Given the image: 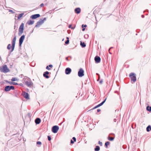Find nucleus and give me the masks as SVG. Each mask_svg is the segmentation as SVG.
Returning <instances> with one entry per match:
<instances>
[{
	"mask_svg": "<svg viewBox=\"0 0 151 151\" xmlns=\"http://www.w3.org/2000/svg\"><path fill=\"white\" fill-rule=\"evenodd\" d=\"M23 81L25 82V84L28 87H30L32 84L31 80L28 78H27L25 79L24 78Z\"/></svg>",
	"mask_w": 151,
	"mask_h": 151,
	"instance_id": "f257e3e1",
	"label": "nucleus"
},
{
	"mask_svg": "<svg viewBox=\"0 0 151 151\" xmlns=\"http://www.w3.org/2000/svg\"><path fill=\"white\" fill-rule=\"evenodd\" d=\"M136 76V74L133 73H131L129 75L131 81H133L134 82H135L137 80Z\"/></svg>",
	"mask_w": 151,
	"mask_h": 151,
	"instance_id": "7ed1b4c3",
	"label": "nucleus"
},
{
	"mask_svg": "<svg viewBox=\"0 0 151 151\" xmlns=\"http://www.w3.org/2000/svg\"><path fill=\"white\" fill-rule=\"evenodd\" d=\"M37 145H41L42 144V143L41 142L38 141L37 142Z\"/></svg>",
	"mask_w": 151,
	"mask_h": 151,
	"instance_id": "7c9ffc66",
	"label": "nucleus"
},
{
	"mask_svg": "<svg viewBox=\"0 0 151 151\" xmlns=\"http://www.w3.org/2000/svg\"><path fill=\"white\" fill-rule=\"evenodd\" d=\"M144 17H145L144 15H142V18H144Z\"/></svg>",
	"mask_w": 151,
	"mask_h": 151,
	"instance_id": "8fccbe9b",
	"label": "nucleus"
},
{
	"mask_svg": "<svg viewBox=\"0 0 151 151\" xmlns=\"http://www.w3.org/2000/svg\"><path fill=\"white\" fill-rule=\"evenodd\" d=\"M106 98L100 104H99L96 106L95 107H94V109H96L99 107L102 106L103 104L105 103L106 100Z\"/></svg>",
	"mask_w": 151,
	"mask_h": 151,
	"instance_id": "4468645a",
	"label": "nucleus"
},
{
	"mask_svg": "<svg viewBox=\"0 0 151 151\" xmlns=\"http://www.w3.org/2000/svg\"><path fill=\"white\" fill-rule=\"evenodd\" d=\"M113 48V47H111L109 48V53L110 54H111V53H110V52H109V50H110L111 49V48Z\"/></svg>",
	"mask_w": 151,
	"mask_h": 151,
	"instance_id": "de8ad7c7",
	"label": "nucleus"
},
{
	"mask_svg": "<svg viewBox=\"0 0 151 151\" xmlns=\"http://www.w3.org/2000/svg\"><path fill=\"white\" fill-rule=\"evenodd\" d=\"M48 66L50 68H52V65H49Z\"/></svg>",
	"mask_w": 151,
	"mask_h": 151,
	"instance_id": "a19ab883",
	"label": "nucleus"
},
{
	"mask_svg": "<svg viewBox=\"0 0 151 151\" xmlns=\"http://www.w3.org/2000/svg\"><path fill=\"white\" fill-rule=\"evenodd\" d=\"M116 119H114V122H116Z\"/></svg>",
	"mask_w": 151,
	"mask_h": 151,
	"instance_id": "c03bdc74",
	"label": "nucleus"
},
{
	"mask_svg": "<svg viewBox=\"0 0 151 151\" xmlns=\"http://www.w3.org/2000/svg\"><path fill=\"white\" fill-rule=\"evenodd\" d=\"M12 46L10 44H9L8 45L7 47V48L9 50H10L11 49V47Z\"/></svg>",
	"mask_w": 151,
	"mask_h": 151,
	"instance_id": "c85d7f7f",
	"label": "nucleus"
},
{
	"mask_svg": "<svg viewBox=\"0 0 151 151\" xmlns=\"http://www.w3.org/2000/svg\"><path fill=\"white\" fill-rule=\"evenodd\" d=\"M84 70L82 68H81L78 72V75L79 77H82L84 75Z\"/></svg>",
	"mask_w": 151,
	"mask_h": 151,
	"instance_id": "9d476101",
	"label": "nucleus"
},
{
	"mask_svg": "<svg viewBox=\"0 0 151 151\" xmlns=\"http://www.w3.org/2000/svg\"><path fill=\"white\" fill-rule=\"evenodd\" d=\"M83 28L82 29V31H84L85 30V28Z\"/></svg>",
	"mask_w": 151,
	"mask_h": 151,
	"instance_id": "09e8293b",
	"label": "nucleus"
},
{
	"mask_svg": "<svg viewBox=\"0 0 151 151\" xmlns=\"http://www.w3.org/2000/svg\"><path fill=\"white\" fill-rule=\"evenodd\" d=\"M80 45L83 47H85L86 46L85 43L84 42H82L81 41Z\"/></svg>",
	"mask_w": 151,
	"mask_h": 151,
	"instance_id": "b1692460",
	"label": "nucleus"
},
{
	"mask_svg": "<svg viewBox=\"0 0 151 151\" xmlns=\"http://www.w3.org/2000/svg\"><path fill=\"white\" fill-rule=\"evenodd\" d=\"M88 37V35H84V37L86 38V37Z\"/></svg>",
	"mask_w": 151,
	"mask_h": 151,
	"instance_id": "49530a36",
	"label": "nucleus"
},
{
	"mask_svg": "<svg viewBox=\"0 0 151 151\" xmlns=\"http://www.w3.org/2000/svg\"><path fill=\"white\" fill-rule=\"evenodd\" d=\"M24 24L23 23H22L19 28V35H21L23 33L24 30Z\"/></svg>",
	"mask_w": 151,
	"mask_h": 151,
	"instance_id": "20e7f679",
	"label": "nucleus"
},
{
	"mask_svg": "<svg viewBox=\"0 0 151 151\" xmlns=\"http://www.w3.org/2000/svg\"><path fill=\"white\" fill-rule=\"evenodd\" d=\"M101 111L100 109H98L97 110V112H99Z\"/></svg>",
	"mask_w": 151,
	"mask_h": 151,
	"instance_id": "37998d69",
	"label": "nucleus"
},
{
	"mask_svg": "<svg viewBox=\"0 0 151 151\" xmlns=\"http://www.w3.org/2000/svg\"><path fill=\"white\" fill-rule=\"evenodd\" d=\"M72 25L71 24H70L69 25V28H71L72 29H74L75 28V27H71Z\"/></svg>",
	"mask_w": 151,
	"mask_h": 151,
	"instance_id": "c756f323",
	"label": "nucleus"
},
{
	"mask_svg": "<svg viewBox=\"0 0 151 151\" xmlns=\"http://www.w3.org/2000/svg\"><path fill=\"white\" fill-rule=\"evenodd\" d=\"M110 144V142H106L105 143V146H106V148H107L108 147V145H109Z\"/></svg>",
	"mask_w": 151,
	"mask_h": 151,
	"instance_id": "cd10ccee",
	"label": "nucleus"
},
{
	"mask_svg": "<svg viewBox=\"0 0 151 151\" xmlns=\"http://www.w3.org/2000/svg\"><path fill=\"white\" fill-rule=\"evenodd\" d=\"M25 35H22L19 38V47H21V46L22 44Z\"/></svg>",
	"mask_w": 151,
	"mask_h": 151,
	"instance_id": "1a4fd4ad",
	"label": "nucleus"
},
{
	"mask_svg": "<svg viewBox=\"0 0 151 151\" xmlns=\"http://www.w3.org/2000/svg\"><path fill=\"white\" fill-rule=\"evenodd\" d=\"M16 36H15L14 38L12 41V49L11 50L10 52H12L14 50L15 45V44L16 40Z\"/></svg>",
	"mask_w": 151,
	"mask_h": 151,
	"instance_id": "39448f33",
	"label": "nucleus"
},
{
	"mask_svg": "<svg viewBox=\"0 0 151 151\" xmlns=\"http://www.w3.org/2000/svg\"><path fill=\"white\" fill-rule=\"evenodd\" d=\"M59 127L57 126H54L52 128V132L54 133H56L59 130Z\"/></svg>",
	"mask_w": 151,
	"mask_h": 151,
	"instance_id": "6e6552de",
	"label": "nucleus"
},
{
	"mask_svg": "<svg viewBox=\"0 0 151 151\" xmlns=\"http://www.w3.org/2000/svg\"><path fill=\"white\" fill-rule=\"evenodd\" d=\"M48 139L49 141H50L51 140V138L49 136H47Z\"/></svg>",
	"mask_w": 151,
	"mask_h": 151,
	"instance_id": "473e14b6",
	"label": "nucleus"
},
{
	"mask_svg": "<svg viewBox=\"0 0 151 151\" xmlns=\"http://www.w3.org/2000/svg\"><path fill=\"white\" fill-rule=\"evenodd\" d=\"M24 13H22L19 14L18 17L17 18L18 19H20L24 15Z\"/></svg>",
	"mask_w": 151,
	"mask_h": 151,
	"instance_id": "4be33fe9",
	"label": "nucleus"
},
{
	"mask_svg": "<svg viewBox=\"0 0 151 151\" xmlns=\"http://www.w3.org/2000/svg\"><path fill=\"white\" fill-rule=\"evenodd\" d=\"M100 148L98 146H96L94 149L95 151H99L100 150Z\"/></svg>",
	"mask_w": 151,
	"mask_h": 151,
	"instance_id": "5701e85b",
	"label": "nucleus"
},
{
	"mask_svg": "<svg viewBox=\"0 0 151 151\" xmlns=\"http://www.w3.org/2000/svg\"><path fill=\"white\" fill-rule=\"evenodd\" d=\"M73 140L75 142L76 141V138L75 137H73Z\"/></svg>",
	"mask_w": 151,
	"mask_h": 151,
	"instance_id": "58836bf2",
	"label": "nucleus"
},
{
	"mask_svg": "<svg viewBox=\"0 0 151 151\" xmlns=\"http://www.w3.org/2000/svg\"><path fill=\"white\" fill-rule=\"evenodd\" d=\"M46 19L45 18H44L43 19H40L39 21L37 22V23L36 25H35V27H39L42 24H43L44 23V21Z\"/></svg>",
	"mask_w": 151,
	"mask_h": 151,
	"instance_id": "423d86ee",
	"label": "nucleus"
},
{
	"mask_svg": "<svg viewBox=\"0 0 151 151\" xmlns=\"http://www.w3.org/2000/svg\"><path fill=\"white\" fill-rule=\"evenodd\" d=\"M41 122V119L40 118H37L35 120V123L36 124H39Z\"/></svg>",
	"mask_w": 151,
	"mask_h": 151,
	"instance_id": "f3484780",
	"label": "nucleus"
},
{
	"mask_svg": "<svg viewBox=\"0 0 151 151\" xmlns=\"http://www.w3.org/2000/svg\"><path fill=\"white\" fill-rule=\"evenodd\" d=\"M40 15L39 14H37L32 15L30 18L33 19H35L40 17Z\"/></svg>",
	"mask_w": 151,
	"mask_h": 151,
	"instance_id": "ddd939ff",
	"label": "nucleus"
},
{
	"mask_svg": "<svg viewBox=\"0 0 151 151\" xmlns=\"http://www.w3.org/2000/svg\"><path fill=\"white\" fill-rule=\"evenodd\" d=\"M11 81H18V79L16 78H15L13 77L11 79Z\"/></svg>",
	"mask_w": 151,
	"mask_h": 151,
	"instance_id": "a878e982",
	"label": "nucleus"
},
{
	"mask_svg": "<svg viewBox=\"0 0 151 151\" xmlns=\"http://www.w3.org/2000/svg\"><path fill=\"white\" fill-rule=\"evenodd\" d=\"M71 72V69L69 68H67L65 70V73L66 74H69Z\"/></svg>",
	"mask_w": 151,
	"mask_h": 151,
	"instance_id": "f8f14e48",
	"label": "nucleus"
},
{
	"mask_svg": "<svg viewBox=\"0 0 151 151\" xmlns=\"http://www.w3.org/2000/svg\"><path fill=\"white\" fill-rule=\"evenodd\" d=\"M87 27V25H86V24L84 25V24H82V28H84V27Z\"/></svg>",
	"mask_w": 151,
	"mask_h": 151,
	"instance_id": "2f4dec72",
	"label": "nucleus"
},
{
	"mask_svg": "<svg viewBox=\"0 0 151 151\" xmlns=\"http://www.w3.org/2000/svg\"><path fill=\"white\" fill-rule=\"evenodd\" d=\"M146 130L147 132H149L151 130V126L150 125H149L147 127Z\"/></svg>",
	"mask_w": 151,
	"mask_h": 151,
	"instance_id": "412c9836",
	"label": "nucleus"
},
{
	"mask_svg": "<svg viewBox=\"0 0 151 151\" xmlns=\"http://www.w3.org/2000/svg\"><path fill=\"white\" fill-rule=\"evenodd\" d=\"M69 40H67L65 41V43L66 44H68V43H69Z\"/></svg>",
	"mask_w": 151,
	"mask_h": 151,
	"instance_id": "72a5a7b5",
	"label": "nucleus"
},
{
	"mask_svg": "<svg viewBox=\"0 0 151 151\" xmlns=\"http://www.w3.org/2000/svg\"><path fill=\"white\" fill-rule=\"evenodd\" d=\"M11 89L14 90V86H7L5 87L4 90L6 91H10Z\"/></svg>",
	"mask_w": 151,
	"mask_h": 151,
	"instance_id": "0eeeda50",
	"label": "nucleus"
},
{
	"mask_svg": "<svg viewBox=\"0 0 151 151\" xmlns=\"http://www.w3.org/2000/svg\"><path fill=\"white\" fill-rule=\"evenodd\" d=\"M81 9L79 8H77L75 9V12L77 14H79L81 12Z\"/></svg>",
	"mask_w": 151,
	"mask_h": 151,
	"instance_id": "a211bd4d",
	"label": "nucleus"
},
{
	"mask_svg": "<svg viewBox=\"0 0 151 151\" xmlns=\"http://www.w3.org/2000/svg\"><path fill=\"white\" fill-rule=\"evenodd\" d=\"M46 68L48 70H49L50 69L49 68L48 66H46Z\"/></svg>",
	"mask_w": 151,
	"mask_h": 151,
	"instance_id": "e433bc0d",
	"label": "nucleus"
},
{
	"mask_svg": "<svg viewBox=\"0 0 151 151\" xmlns=\"http://www.w3.org/2000/svg\"><path fill=\"white\" fill-rule=\"evenodd\" d=\"M70 143L71 144H73L74 143V142L71 139L70 141Z\"/></svg>",
	"mask_w": 151,
	"mask_h": 151,
	"instance_id": "ea45409f",
	"label": "nucleus"
},
{
	"mask_svg": "<svg viewBox=\"0 0 151 151\" xmlns=\"http://www.w3.org/2000/svg\"><path fill=\"white\" fill-rule=\"evenodd\" d=\"M103 82V79H101L100 81L99 82V83L100 84H101Z\"/></svg>",
	"mask_w": 151,
	"mask_h": 151,
	"instance_id": "c9c22d12",
	"label": "nucleus"
},
{
	"mask_svg": "<svg viewBox=\"0 0 151 151\" xmlns=\"http://www.w3.org/2000/svg\"><path fill=\"white\" fill-rule=\"evenodd\" d=\"M10 70L6 65H4L2 67H0V71L4 73L9 72Z\"/></svg>",
	"mask_w": 151,
	"mask_h": 151,
	"instance_id": "f03ea898",
	"label": "nucleus"
},
{
	"mask_svg": "<svg viewBox=\"0 0 151 151\" xmlns=\"http://www.w3.org/2000/svg\"><path fill=\"white\" fill-rule=\"evenodd\" d=\"M34 22V21H33L29 20L27 22V23L29 25H31L33 24Z\"/></svg>",
	"mask_w": 151,
	"mask_h": 151,
	"instance_id": "aec40b11",
	"label": "nucleus"
},
{
	"mask_svg": "<svg viewBox=\"0 0 151 151\" xmlns=\"http://www.w3.org/2000/svg\"><path fill=\"white\" fill-rule=\"evenodd\" d=\"M98 143L100 146H101L102 145V143L100 141H99Z\"/></svg>",
	"mask_w": 151,
	"mask_h": 151,
	"instance_id": "f704fd0d",
	"label": "nucleus"
},
{
	"mask_svg": "<svg viewBox=\"0 0 151 151\" xmlns=\"http://www.w3.org/2000/svg\"><path fill=\"white\" fill-rule=\"evenodd\" d=\"M65 58H66V60H68V61L69 60L68 59V57H66Z\"/></svg>",
	"mask_w": 151,
	"mask_h": 151,
	"instance_id": "a18cd8bd",
	"label": "nucleus"
},
{
	"mask_svg": "<svg viewBox=\"0 0 151 151\" xmlns=\"http://www.w3.org/2000/svg\"><path fill=\"white\" fill-rule=\"evenodd\" d=\"M9 11L11 12L12 13H14V12L12 10H9Z\"/></svg>",
	"mask_w": 151,
	"mask_h": 151,
	"instance_id": "4c0bfd02",
	"label": "nucleus"
},
{
	"mask_svg": "<svg viewBox=\"0 0 151 151\" xmlns=\"http://www.w3.org/2000/svg\"><path fill=\"white\" fill-rule=\"evenodd\" d=\"M114 138L112 137L109 136L108 137V139L110 141H112L114 139Z\"/></svg>",
	"mask_w": 151,
	"mask_h": 151,
	"instance_id": "bb28decb",
	"label": "nucleus"
},
{
	"mask_svg": "<svg viewBox=\"0 0 151 151\" xmlns=\"http://www.w3.org/2000/svg\"><path fill=\"white\" fill-rule=\"evenodd\" d=\"M94 60L96 63H98L100 62L101 58L99 57L96 56L94 58Z\"/></svg>",
	"mask_w": 151,
	"mask_h": 151,
	"instance_id": "9b49d317",
	"label": "nucleus"
},
{
	"mask_svg": "<svg viewBox=\"0 0 151 151\" xmlns=\"http://www.w3.org/2000/svg\"><path fill=\"white\" fill-rule=\"evenodd\" d=\"M44 4H43V3H42L40 5V7H42V6H44Z\"/></svg>",
	"mask_w": 151,
	"mask_h": 151,
	"instance_id": "79ce46f5",
	"label": "nucleus"
},
{
	"mask_svg": "<svg viewBox=\"0 0 151 151\" xmlns=\"http://www.w3.org/2000/svg\"><path fill=\"white\" fill-rule=\"evenodd\" d=\"M49 73V72L48 71H46L43 74V76L44 77H45L46 78H49V76L47 75H48Z\"/></svg>",
	"mask_w": 151,
	"mask_h": 151,
	"instance_id": "dca6fc26",
	"label": "nucleus"
},
{
	"mask_svg": "<svg viewBox=\"0 0 151 151\" xmlns=\"http://www.w3.org/2000/svg\"><path fill=\"white\" fill-rule=\"evenodd\" d=\"M146 109L147 111H149L150 112H151V106H148L146 107Z\"/></svg>",
	"mask_w": 151,
	"mask_h": 151,
	"instance_id": "393cba45",
	"label": "nucleus"
},
{
	"mask_svg": "<svg viewBox=\"0 0 151 151\" xmlns=\"http://www.w3.org/2000/svg\"><path fill=\"white\" fill-rule=\"evenodd\" d=\"M6 82L9 83V84L11 85H18V83L16 82H13L12 81H6Z\"/></svg>",
	"mask_w": 151,
	"mask_h": 151,
	"instance_id": "6ab92c4d",
	"label": "nucleus"
},
{
	"mask_svg": "<svg viewBox=\"0 0 151 151\" xmlns=\"http://www.w3.org/2000/svg\"><path fill=\"white\" fill-rule=\"evenodd\" d=\"M23 96L24 98L27 99H29V95L27 93L24 92L23 94Z\"/></svg>",
	"mask_w": 151,
	"mask_h": 151,
	"instance_id": "2eb2a0df",
	"label": "nucleus"
},
{
	"mask_svg": "<svg viewBox=\"0 0 151 151\" xmlns=\"http://www.w3.org/2000/svg\"><path fill=\"white\" fill-rule=\"evenodd\" d=\"M99 79H100V77H99V78L97 80V81H99Z\"/></svg>",
	"mask_w": 151,
	"mask_h": 151,
	"instance_id": "3c124183",
	"label": "nucleus"
},
{
	"mask_svg": "<svg viewBox=\"0 0 151 151\" xmlns=\"http://www.w3.org/2000/svg\"><path fill=\"white\" fill-rule=\"evenodd\" d=\"M67 39L68 40V39H69L68 37H67Z\"/></svg>",
	"mask_w": 151,
	"mask_h": 151,
	"instance_id": "603ef678",
	"label": "nucleus"
}]
</instances>
